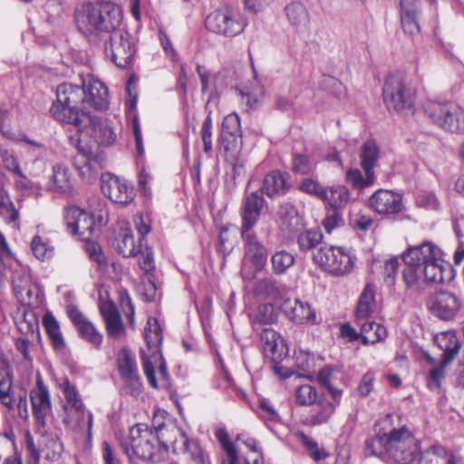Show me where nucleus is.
<instances>
[{
  "label": "nucleus",
  "mask_w": 464,
  "mask_h": 464,
  "mask_svg": "<svg viewBox=\"0 0 464 464\" xmlns=\"http://www.w3.org/2000/svg\"><path fill=\"white\" fill-rule=\"evenodd\" d=\"M399 267L398 257L393 256L388 259L384 264L383 276L388 285H393L395 275Z\"/></svg>",
  "instance_id": "63"
},
{
  "label": "nucleus",
  "mask_w": 464,
  "mask_h": 464,
  "mask_svg": "<svg viewBox=\"0 0 464 464\" xmlns=\"http://www.w3.org/2000/svg\"><path fill=\"white\" fill-rule=\"evenodd\" d=\"M403 196L392 190L379 189L369 199L370 207L380 215L398 214L403 208Z\"/></svg>",
  "instance_id": "17"
},
{
  "label": "nucleus",
  "mask_w": 464,
  "mask_h": 464,
  "mask_svg": "<svg viewBox=\"0 0 464 464\" xmlns=\"http://www.w3.org/2000/svg\"><path fill=\"white\" fill-rule=\"evenodd\" d=\"M435 255V246L430 242L415 246H408V273H419Z\"/></svg>",
  "instance_id": "26"
},
{
  "label": "nucleus",
  "mask_w": 464,
  "mask_h": 464,
  "mask_svg": "<svg viewBox=\"0 0 464 464\" xmlns=\"http://www.w3.org/2000/svg\"><path fill=\"white\" fill-rule=\"evenodd\" d=\"M430 284L421 278L419 273H408V297L420 303L429 294Z\"/></svg>",
  "instance_id": "37"
},
{
  "label": "nucleus",
  "mask_w": 464,
  "mask_h": 464,
  "mask_svg": "<svg viewBox=\"0 0 464 464\" xmlns=\"http://www.w3.org/2000/svg\"><path fill=\"white\" fill-rule=\"evenodd\" d=\"M335 401L319 400L316 402V408L312 410L304 423L308 426H318L326 423L335 411Z\"/></svg>",
  "instance_id": "35"
},
{
  "label": "nucleus",
  "mask_w": 464,
  "mask_h": 464,
  "mask_svg": "<svg viewBox=\"0 0 464 464\" xmlns=\"http://www.w3.org/2000/svg\"><path fill=\"white\" fill-rule=\"evenodd\" d=\"M122 20L120 6L108 1L87 2L74 9L73 21L78 32L90 42L114 32Z\"/></svg>",
  "instance_id": "1"
},
{
  "label": "nucleus",
  "mask_w": 464,
  "mask_h": 464,
  "mask_svg": "<svg viewBox=\"0 0 464 464\" xmlns=\"http://www.w3.org/2000/svg\"><path fill=\"white\" fill-rule=\"evenodd\" d=\"M298 188L300 191L315 197L319 199L327 198V189L324 188L317 180L310 178L304 179L300 182Z\"/></svg>",
  "instance_id": "51"
},
{
  "label": "nucleus",
  "mask_w": 464,
  "mask_h": 464,
  "mask_svg": "<svg viewBox=\"0 0 464 464\" xmlns=\"http://www.w3.org/2000/svg\"><path fill=\"white\" fill-rule=\"evenodd\" d=\"M277 319V314L272 304H263L257 308L255 321L261 324H271Z\"/></svg>",
  "instance_id": "56"
},
{
  "label": "nucleus",
  "mask_w": 464,
  "mask_h": 464,
  "mask_svg": "<svg viewBox=\"0 0 464 464\" xmlns=\"http://www.w3.org/2000/svg\"><path fill=\"white\" fill-rule=\"evenodd\" d=\"M14 290L24 305L37 307L41 304L39 291L36 287L21 286L14 281Z\"/></svg>",
  "instance_id": "47"
},
{
  "label": "nucleus",
  "mask_w": 464,
  "mask_h": 464,
  "mask_svg": "<svg viewBox=\"0 0 464 464\" xmlns=\"http://www.w3.org/2000/svg\"><path fill=\"white\" fill-rule=\"evenodd\" d=\"M320 88L342 101L346 95L343 84L336 78L330 75H323L320 81Z\"/></svg>",
  "instance_id": "48"
},
{
  "label": "nucleus",
  "mask_w": 464,
  "mask_h": 464,
  "mask_svg": "<svg viewBox=\"0 0 464 464\" xmlns=\"http://www.w3.org/2000/svg\"><path fill=\"white\" fill-rule=\"evenodd\" d=\"M100 312L105 321L108 335L114 339L120 338L125 328L116 305L110 301L104 302L100 304Z\"/></svg>",
  "instance_id": "29"
},
{
  "label": "nucleus",
  "mask_w": 464,
  "mask_h": 464,
  "mask_svg": "<svg viewBox=\"0 0 464 464\" xmlns=\"http://www.w3.org/2000/svg\"><path fill=\"white\" fill-rule=\"evenodd\" d=\"M154 434L157 437V445L162 448L165 453L171 447L173 453L179 454L180 452V446L177 445V439H179L180 444H182L183 440L187 438L185 432L174 425H159Z\"/></svg>",
  "instance_id": "25"
},
{
  "label": "nucleus",
  "mask_w": 464,
  "mask_h": 464,
  "mask_svg": "<svg viewBox=\"0 0 464 464\" xmlns=\"http://www.w3.org/2000/svg\"><path fill=\"white\" fill-rule=\"evenodd\" d=\"M448 364H444L442 360L441 363L433 368L429 376L428 385L430 389H439L441 385V382L445 378V367Z\"/></svg>",
  "instance_id": "62"
},
{
  "label": "nucleus",
  "mask_w": 464,
  "mask_h": 464,
  "mask_svg": "<svg viewBox=\"0 0 464 464\" xmlns=\"http://www.w3.org/2000/svg\"><path fill=\"white\" fill-rule=\"evenodd\" d=\"M86 252L90 258L96 262L99 266H105L107 265V259L103 254L101 246L98 243L86 241Z\"/></svg>",
  "instance_id": "59"
},
{
  "label": "nucleus",
  "mask_w": 464,
  "mask_h": 464,
  "mask_svg": "<svg viewBox=\"0 0 464 464\" xmlns=\"http://www.w3.org/2000/svg\"><path fill=\"white\" fill-rule=\"evenodd\" d=\"M2 159L3 162L5 164V167L14 171L15 174H17L21 178H25L24 173L22 172L17 159L14 156L13 153L9 152L8 150H4L2 152Z\"/></svg>",
  "instance_id": "64"
},
{
  "label": "nucleus",
  "mask_w": 464,
  "mask_h": 464,
  "mask_svg": "<svg viewBox=\"0 0 464 464\" xmlns=\"http://www.w3.org/2000/svg\"><path fill=\"white\" fill-rule=\"evenodd\" d=\"M264 203L263 192L254 191L245 197L241 208V234L252 232V227L259 219Z\"/></svg>",
  "instance_id": "18"
},
{
  "label": "nucleus",
  "mask_w": 464,
  "mask_h": 464,
  "mask_svg": "<svg viewBox=\"0 0 464 464\" xmlns=\"http://www.w3.org/2000/svg\"><path fill=\"white\" fill-rule=\"evenodd\" d=\"M278 216L283 226H285L289 232H297L304 226L303 219L299 216L297 209L290 203H285L280 206Z\"/></svg>",
  "instance_id": "38"
},
{
  "label": "nucleus",
  "mask_w": 464,
  "mask_h": 464,
  "mask_svg": "<svg viewBox=\"0 0 464 464\" xmlns=\"http://www.w3.org/2000/svg\"><path fill=\"white\" fill-rule=\"evenodd\" d=\"M0 210L1 214L8 223L14 222L18 219L19 213L14 207L13 203L5 200L2 191L0 190Z\"/></svg>",
  "instance_id": "61"
},
{
  "label": "nucleus",
  "mask_w": 464,
  "mask_h": 464,
  "mask_svg": "<svg viewBox=\"0 0 464 464\" xmlns=\"http://www.w3.org/2000/svg\"><path fill=\"white\" fill-rule=\"evenodd\" d=\"M117 366L120 376L125 383L126 392L131 395L140 393L141 382L135 358L129 349L122 348L120 351Z\"/></svg>",
  "instance_id": "16"
},
{
  "label": "nucleus",
  "mask_w": 464,
  "mask_h": 464,
  "mask_svg": "<svg viewBox=\"0 0 464 464\" xmlns=\"http://www.w3.org/2000/svg\"><path fill=\"white\" fill-rule=\"evenodd\" d=\"M290 24L296 31H303L309 24V14L306 7L300 2H292L285 8Z\"/></svg>",
  "instance_id": "33"
},
{
  "label": "nucleus",
  "mask_w": 464,
  "mask_h": 464,
  "mask_svg": "<svg viewBox=\"0 0 464 464\" xmlns=\"http://www.w3.org/2000/svg\"><path fill=\"white\" fill-rule=\"evenodd\" d=\"M12 391V376L9 372L0 375V401L8 409L14 407V400L11 393Z\"/></svg>",
  "instance_id": "53"
},
{
  "label": "nucleus",
  "mask_w": 464,
  "mask_h": 464,
  "mask_svg": "<svg viewBox=\"0 0 464 464\" xmlns=\"http://www.w3.org/2000/svg\"><path fill=\"white\" fill-rule=\"evenodd\" d=\"M82 106L83 111H104L109 106L107 86L92 74L81 75Z\"/></svg>",
  "instance_id": "10"
},
{
  "label": "nucleus",
  "mask_w": 464,
  "mask_h": 464,
  "mask_svg": "<svg viewBox=\"0 0 464 464\" xmlns=\"http://www.w3.org/2000/svg\"><path fill=\"white\" fill-rule=\"evenodd\" d=\"M235 91L240 97L242 105H244L247 111L258 108L265 96L264 86L261 84L256 75H255L253 82L237 86Z\"/></svg>",
  "instance_id": "24"
},
{
  "label": "nucleus",
  "mask_w": 464,
  "mask_h": 464,
  "mask_svg": "<svg viewBox=\"0 0 464 464\" xmlns=\"http://www.w3.org/2000/svg\"><path fill=\"white\" fill-rule=\"evenodd\" d=\"M375 306V292L372 284H367L363 288L356 308V322L369 319Z\"/></svg>",
  "instance_id": "34"
},
{
  "label": "nucleus",
  "mask_w": 464,
  "mask_h": 464,
  "mask_svg": "<svg viewBox=\"0 0 464 464\" xmlns=\"http://www.w3.org/2000/svg\"><path fill=\"white\" fill-rule=\"evenodd\" d=\"M144 147H137V154H136V163L140 169L138 184L139 188L142 189L144 194H147L148 191V183L150 179V175L145 170L144 161Z\"/></svg>",
  "instance_id": "57"
},
{
  "label": "nucleus",
  "mask_w": 464,
  "mask_h": 464,
  "mask_svg": "<svg viewBox=\"0 0 464 464\" xmlns=\"http://www.w3.org/2000/svg\"><path fill=\"white\" fill-rule=\"evenodd\" d=\"M295 261L294 255L285 249L276 251L271 256L272 268L276 275L285 274Z\"/></svg>",
  "instance_id": "45"
},
{
  "label": "nucleus",
  "mask_w": 464,
  "mask_h": 464,
  "mask_svg": "<svg viewBox=\"0 0 464 464\" xmlns=\"http://www.w3.org/2000/svg\"><path fill=\"white\" fill-rule=\"evenodd\" d=\"M31 248L38 259L49 258L53 255V249L48 247L40 236H34L31 242Z\"/></svg>",
  "instance_id": "58"
},
{
  "label": "nucleus",
  "mask_w": 464,
  "mask_h": 464,
  "mask_svg": "<svg viewBox=\"0 0 464 464\" xmlns=\"http://www.w3.org/2000/svg\"><path fill=\"white\" fill-rule=\"evenodd\" d=\"M53 183L51 188L58 193L71 195L72 193V184L70 179L68 170L61 166L53 167V173L51 177Z\"/></svg>",
  "instance_id": "41"
},
{
  "label": "nucleus",
  "mask_w": 464,
  "mask_h": 464,
  "mask_svg": "<svg viewBox=\"0 0 464 464\" xmlns=\"http://www.w3.org/2000/svg\"><path fill=\"white\" fill-rule=\"evenodd\" d=\"M43 324L54 349L62 350L65 347V342L60 331V325L51 312H47L43 317Z\"/></svg>",
  "instance_id": "40"
},
{
  "label": "nucleus",
  "mask_w": 464,
  "mask_h": 464,
  "mask_svg": "<svg viewBox=\"0 0 464 464\" xmlns=\"http://www.w3.org/2000/svg\"><path fill=\"white\" fill-rule=\"evenodd\" d=\"M420 274L424 275V279L430 284H444L453 279L454 269L450 263L437 258L435 255L433 259L419 271L420 276Z\"/></svg>",
  "instance_id": "21"
},
{
  "label": "nucleus",
  "mask_w": 464,
  "mask_h": 464,
  "mask_svg": "<svg viewBox=\"0 0 464 464\" xmlns=\"http://www.w3.org/2000/svg\"><path fill=\"white\" fill-rule=\"evenodd\" d=\"M77 331L82 338L91 343L95 346H100L102 342V334L96 330L93 324L87 320L77 328Z\"/></svg>",
  "instance_id": "55"
},
{
  "label": "nucleus",
  "mask_w": 464,
  "mask_h": 464,
  "mask_svg": "<svg viewBox=\"0 0 464 464\" xmlns=\"http://www.w3.org/2000/svg\"><path fill=\"white\" fill-rule=\"evenodd\" d=\"M262 189L263 193L273 197L275 194L285 193L288 187L285 176L280 171L274 170L265 177Z\"/></svg>",
  "instance_id": "39"
},
{
  "label": "nucleus",
  "mask_w": 464,
  "mask_h": 464,
  "mask_svg": "<svg viewBox=\"0 0 464 464\" xmlns=\"http://www.w3.org/2000/svg\"><path fill=\"white\" fill-rule=\"evenodd\" d=\"M280 309L290 321L298 324L315 320V313L311 309L309 304L299 299H284Z\"/></svg>",
  "instance_id": "22"
},
{
  "label": "nucleus",
  "mask_w": 464,
  "mask_h": 464,
  "mask_svg": "<svg viewBox=\"0 0 464 464\" xmlns=\"http://www.w3.org/2000/svg\"><path fill=\"white\" fill-rule=\"evenodd\" d=\"M33 414L39 425H45V418L51 411V400L47 387L41 378L37 379L36 387L31 391Z\"/></svg>",
  "instance_id": "20"
},
{
  "label": "nucleus",
  "mask_w": 464,
  "mask_h": 464,
  "mask_svg": "<svg viewBox=\"0 0 464 464\" xmlns=\"http://www.w3.org/2000/svg\"><path fill=\"white\" fill-rule=\"evenodd\" d=\"M415 450L411 452V459L419 457V464H457L456 457L442 446H432L423 452L420 451L418 441Z\"/></svg>",
  "instance_id": "23"
},
{
  "label": "nucleus",
  "mask_w": 464,
  "mask_h": 464,
  "mask_svg": "<svg viewBox=\"0 0 464 464\" xmlns=\"http://www.w3.org/2000/svg\"><path fill=\"white\" fill-rule=\"evenodd\" d=\"M82 84L63 82L56 88V102L50 108L51 115L57 121L73 125L78 130L94 122L90 111L82 106Z\"/></svg>",
  "instance_id": "2"
},
{
  "label": "nucleus",
  "mask_w": 464,
  "mask_h": 464,
  "mask_svg": "<svg viewBox=\"0 0 464 464\" xmlns=\"http://www.w3.org/2000/svg\"><path fill=\"white\" fill-rule=\"evenodd\" d=\"M218 97L211 93L209 95L208 101L206 103V111H208V116L205 119L202 128H201V139L203 141V145H212V120H211V103L216 102Z\"/></svg>",
  "instance_id": "50"
},
{
  "label": "nucleus",
  "mask_w": 464,
  "mask_h": 464,
  "mask_svg": "<svg viewBox=\"0 0 464 464\" xmlns=\"http://www.w3.org/2000/svg\"><path fill=\"white\" fill-rule=\"evenodd\" d=\"M323 234L319 230L309 229L300 233L297 236V244L300 251L306 252L312 250L316 252L319 246H324Z\"/></svg>",
  "instance_id": "42"
},
{
  "label": "nucleus",
  "mask_w": 464,
  "mask_h": 464,
  "mask_svg": "<svg viewBox=\"0 0 464 464\" xmlns=\"http://www.w3.org/2000/svg\"><path fill=\"white\" fill-rule=\"evenodd\" d=\"M180 452H188L195 464H208L198 442L189 440L188 437L180 444Z\"/></svg>",
  "instance_id": "52"
},
{
  "label": "nucleus",
  "mask_w": 464,
  "mask_h": 464,
  "mask_svg": "<svg viewBox=\"0 0 464 464\" xmlns=\"http://www.w3.org/2000/svg\"><path fill=\"white\" fill-rule=\"evenodd\" d=\"M313 169L312 162L304 154H294L292 169L299 174H308Z\"/></svg>",
  "instance_id": "60"
},
{
  "label": "nucleus",
  "mask_w": 464,
  "mask_h": 464,
  "mask_svg": "<svg viewBox=\"0 0 464 464\" xmlns=\"http://www.w3.org/2000/svg\"><path fill=\"white\" fill-rule=\"evenodd\" d=\"M313 260L322 269L336 276L350 273L354 264V257L343 252V248L327 244L313 253Z\"/></svg>",
  "instance_id": "7"
},
{
  "label": "nucleus",
  "mask_w": 464,
  "mask_h": 464,
  "mask_svg": "<svg viewBox=\"0 0 464 464\" xmlns=\"http://www.w3.org/2000/svg\"><path fill=\"white\" fill-rule=\"evenodd\" d=\"M158 359L160 361L159 365V373L160 375V378L164 381H167L169 374L163 356L160 353L157 354L156 352H153V354L148 357L145 355L144 352L141 353V362L144 374L147 377L148 382L152 388L158 387L154 369V362H156Z\"/></svg>",
  "instance_id": "32"
},
{
  "label": "nucleus",
  "mask_w": 464,
  "mask_h": 464,
  "mask_svg": "<svg viewBox=\"0 0 464 464\" xmlns=\"http://www.w3.org/2000/svg\"><path fill=\"white\" fill-rule=\"evenodd\" d=\"M221 145L242 144L240 120L237 113L226 116L222 122L220 132Z\"/></svg>",
  "instance_id": "30"
},
{
  "label": "nucleus",
  "mask_w": 464,
  "mask_h": 464,
  "mask_svg": "<svg viewBox=\"0 0 464 464\" xmlns=\"http://www.w3.org/2000/svg\"><path fill=\"white\" fill-rule=\"evenodd\" d=\"M349 199V190L344 186H336L327 190V198L322 200L327 202L332 210H340L346 206Z\"/></svg>",
  "instance_id": "44"
},
{
  "label": "nucleus",
  "mask_w": 464,
  "mask_h": 464,
  "mask_svg": "<svg viewBox=\"0 0 464 464\" xmlns=\"http://www.w3.org/2000/svg\"><path fill=\"white\" fill-rule=\"evenodd\" d=\"M425 113L438 126L452 133H464V109L454 102H429Z\"/></svg>",
  "instance_id": "6"
},
{
  "label": "nucleus",
  "mask_w": 464,
  "mask_h": 464,
  "mask_svg": "<svg viewBox=\"0 0 464 464\" xmlns=\"http://www.w3.org/2000/svg\"><path fill=\"white\" fill-rule=\"evenodd\" d=\"M118 251L126 257L135 256L141 251V241L137 245L130 229L126 228L120 234Z\"/></svg>",
  "instance_id": "43"
},
{
  "label": "nucleus",
  "mask_w": 464,
  "mask_h": 464,
  "mask_svg": "<svg viewBox=\"0 0 464 464\" xmlns=\"http://www.w3.org/2000/svg\"><path fill=\"white\" fill-rule=\"evenodd\" d=\"M361 165L364 171L365 177L362 172L355 169H349L346 172V181L353 188L362 189L369 187L374 183V171L373 169L377 164L379 159L378 147H362L360 153Z\"/></svg>",
  "instance_id": "11"
},
{
  "label": "nucleus",
  "mask_w": 464,
  "mask_h": 464,
  "mask_svg": "<svg viewBox=\"0 0 464 464\" xmlns=\"http://www.w3.org/2000/svg\"><path fill=\"white\" fill-rule=\"evenodd\" d=\"M101 189L105 197L113 203L127 205L132 201L134 193L132 187L111 172L101 175Z\"/></svg>",
  "instance_id": "15"
},
{
  "label": "nucleus",
  "mask_w": 464,
  "mask_h": 464,
  "mask_svg": "<svg viewBox=\"0 0 464 464\" xmlns=\"http://www.w3.org/2000/svg\"><path fill=\"white\" fill-rule=\"evenodd\" d=\"M64 220L68 231L77 235L82 241H89L97 228L93 217L78 207L68 208Z\"/></svg>",
  "instance_id": "14"
},
{
  "label": "nucleus",
  "mask_w": 464,
  "mask_h": 464,
  "mask_svg": "<svg viewBox=\"0 0 464 464\" xmlns=\"http://www.w3.org/2000/svg\"><path fill=\"white\" fill-rule=\"evenodd\" d=\"M215 437L219 442L222 453L219 457L220 464H240L239 452L229 435L224 428L215 431Z\"/></svg>",
  "instance_id": "31"
},
{
  "label": "nucleus",
  "mask_w": 464,
  "mask_h": 464,
  "mask_svg": "<svg viewBox=\"0 0 464 464\" xmlns=\"http://www.w3.org/2000/svg\"><path fill=\"white\" fill-rule=\"evenodd\" d=\"M295 397L298 405L311 406L317 401V391L310 384L301 385L296 388Z\"/></svg>",
  "instance_id": "49"
},
{
  "label": "nucleus",
  "mask_w": 464,
  "mask_h": 464,
  "mask_svg": "<svg viewBox=\"0 0 464 464\" xmlns=\"http://www.w3.org/2000/svg\"><path fill=\"white\" fill-rule=\"evenodd\" d=\"M430 312L442 321L455 320L461 309L460 299L449 291H440L433 294L427 303Z\"/></svg>",
  "instance_id": "12"
},
{
  "label": "nucleus",
  "mask_w": 464,
  "mask_h": 464,
  "mask_svg": "<svg viewBox=\"0 0 464 464\" xmlns=\"http://www.w3.org/2000/svg\"><path fill=\"white\" fill-rule=\"evenodd\" d=\"M72 164L80 177L88 183L96 180L99 172L108 164V155L102 147H75Z\"/></svg>",
  "instance_id": "5"
},
{
  "label": "nucleus",
  "mask_w": 464,
  "mask_h": 464,
  "mask_svg": "<svg viewBox=\"0 0 464 464\" xmlns=\"http://www.w3.org/2000/svg\"><path fill=\"white\" fill-rule=\"evenodd\" d=\"M434 342L443 352L442 360L444 364L451 363L461 348V343L457 337L456 332L451 330L436 334Z\"/></svg>",
  "instance_id": "28"
},
{
  "label": "nucleus",
  "mask_w": 464,
  "mask_h": 464,
  "mask_svg": "<svg viewBox=\"0 0 464 464\" xmlns=\"http://www.w3.org/2000/svg\"><path fill=\"white\" fill-rule=\"evenodd\" d=\"M246 243V254L256 271H261L266 265L268 252L266 246L251 233L241 234Z\"/></svg>",
  "instance_id": "27"
},
{
  "label": "nucleus",
  "mask_w": 464,
  "mask_h": 464,
  "mask_svg": "<svg viewBox=\"0 0 464 464\" xmlns=\"http://www.w3.org/2000/svg\"><path fill=\"white\" fill-rule=\"evenodd\" d=\"M406 433V425L400 429H393L387 433H379L365 442V455L382 458L388 454L395 464H406V441L403 436Z\"/></svg>",
  "instance_id": "3"
},
{
  "label": "nucleus",
  "mask_w": 464,
  "mask_h": 464,
  "mask_svg": "<svg viewBox=\"0 0 464 464\" xmlns=\"http://www.w3.org/2000/svg\"><path fill=\"white\" fill-rule=\"evenodd\" d=\"M357 324L361 326L360 334L364 344L375 343L383 340L387 335L384 326L369 319L357 322Z\"/></svg>",
  "instance_id": "36"
},
{
  "label": "nucleus",
  "mask_w": 464,
  "mask_h": 464,
  "mask_svg": "<svg viewBox=\"0 0 464 464\" xmlns=\"http://www.w3.org/2000/svg\"><path fill=\"white\" fill-rule=\"evenodd\" d=\"M383 102L391 112L402 113L405 109V76L402 72H392L387 77L383 91Z\"/></svg>",
  "instance_id": "13"
},
{
  "label": "nucleus",
  "mask_w": 464,
  "mask_h": 464,
  "mask_svg": "<svg viewBox=\"0 0 464 464\" xmlns=\"http://www.w3.org/2000/svg\"><path fill=\"white\" fill-rule=\"evenodd\" d=\"M333 374L334 369L331 366H324L319 371L316 380L323 388L329 392L333 400L335 402H338L341 399L343 391L334 387L332 384Z\"/></svg>",
  "instance_id": "46"
},
{
  "label": "nucleus",
  "mask_w": 464,
  "mask_h": 464,
  "mask_svg": "<svg viewBox=\"0 0 464 464\" xmlns=\"http://www.w3.org/2000/svg\"><path fill=\"white\" fill-rule=\"evenodd\" d=\"M136 48L130 34L118 31L111 35L105 44V54L119 68H126L131 64Z\"/></svg>",
  "instance_id": "9"
},
{
  "label": "nucleus",
  "mask_w": 464,
  "mask_h": 464,
  "mask_svg": "<svg viewBox=\"0 0 464 464\" xmlns=\"http://www.w3.org/2000/svg\"><path fill=\"white\" fill-rule=\"evenodd\" d=\"M124 452L131 459L156 461L157 437L145 424H136L130 429L129 438L121 442Z\"/></svg>",
  "instance_id": "4"
},
{
  "label": "nucleus",
  "mask_w": 464,
  "mask_h": 464,
  "mask_svg": "<svg viewBox=\"0 0 464 464\" xmlns=\"http://www.w3.org/2000/svg\"><path fill=\"white\" fill-rule=\"evenodd\" d=\"M260 341L265 355L274 363L281 362L288 354V347L284 338L276 331L265 328L260 334Z\"/></svg>",
  "instance_id": "19"
},
{
  "label": "nucleus",
  "mask_w": 464,
  "mask_h": 464,
  "mask_svg": "<svg viewBox=\"0 0 464 464\" xmlns=\"http://www.w3.org/2000/svg\"><path fill=\"white\" fill-rule=\"evenodd\" d=\"M205 25L215 34L232 37L244 31L246 21L239 13L223 9L209 14L205 20Z\"/></svg>",
  "instance_id": "8"
},
{
  "label": "nucleus",
  "mask_w": 464,
  "mask_h": 464,
  "mask_svg": "<svg viewBox=\"0 0 464 464\" xmlns=\"http://www.w3.org/2000/svg\"><path fill=\"white\" fill-rule=\"evenodd\" d=\"M16 324L24 337L38 335V323L33 313H24L23 319L19 320Z\"/></svg>",
  "instance_id": "54"
}]
</instances>
